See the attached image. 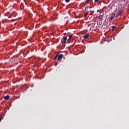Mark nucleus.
I'll list each match as a JSON object with an SVG mask.
<instances>
[{"mask_svg": "<svg viewBox=\"0 0 129 129\" xmlns=\"http://www.w3.org/2000/svg\"><path fill=\"white\" fill-rule=\"evenodd\" d=\"M88 27H90L91 28L90 30H93V29L95 28V21H91V23L90 24H89Z\"/></svg>", "mask_w": 129, "mask_h": 129, "instance_id": "obj_1", "label": "nucleus"}, {"mask_svg": "<svg viewBox=\"0 0 129 129\" xmlns=\"http://www.w3.org/2000/svg\"><path fill=\"white\" fill-rule=\"evenodd\" d=\"M122 15H123V11H122V10H120L117 15L116 18H118V17L122 16Z\"/></svg>", "mask_w": 129, "mask_h": 129, "instance_id": "obj_2", "label": "nucleus"}, {"mask_svg": "<svg viewBox=\"0 0 129 129\" xmlns=\"http://www.w3.org/2000/svg\"><path fill=\"white\" fill-rule=\"evenodd\" d=\"M67 41V37H63V38L61 39V42L65 43H66Z\"/></svg>", "mask_w": 129, "mask_h": 129, "instance_id": "obj_3", "label": "nucleus"}, {"mask_svg": "<svg viewBox=\"0 0 129 129\" xmlns=\"http://www.w3.org/2000/svg\"><path fill=\"white\" fill-rule=\"evenodd\" d=\"M63 54H60L59 55H58V57H57V61H59V60H60V59H62V58H63Z\"/></svg>", "mask_w": 129, "mask_h": 129, "instance_id": "obj_4", "label": "nucleus"}, {"mask_svg": "<svg viewBox=\"0 0 129 129\" xmlns=\"http://www.w3.org/2000/svg\"><path fill=\"white\" fill-rule=\"evenodd\" d=\"M114 17H115V14L113 13L112 14V16L111 17V18L109 20H110L111 21H112V20H113V19H114Z\"/></svg>", "mask_w": 129, "mask_h": 129, "instance_id": "obj_5", "label": "nucleus"}, {"mask_svg": "<svg viewBox=\"0 0 129 129\" xmlns=\"http://www.w3.org/2000/svg\"><path fill=\"white\" fill-rule=\"evenodd\" d=\"M89 37V33L86 34L84 36V39H88V37Z\"/></svg>", "mask_w": 129, "mask_h": 129, "instance_id": "obj_6", "label": "nucleus"}, {"mask_svg": "<svg viewBox=\"0 0 129 129\" xmlns=\"http://www.w3.org/2000/svg\"><path fill=\"white\" fill-rule=\"evenodd\" d=\"M5 100H9L10 99V96L8 95L4 97Z\"/></svg>", "mask_w": 129, "mask_h": 129, "instance_id": "obj_7", "label": "nucleus"}, {"mask_svg": "<svg viewBox=\"0 0 129 129\" xmlns=\"http://www.w3.org/2000/svg\"><path fill=\"white\" fill-rule=\"evenodd\" d=\"M102 18H103V15H99L98 16L99 20H101L102 19Z\"/></svg>", "mask_w": 129, "mask_h": 129, "instance_id": "obj_8", "label": "nucleus"}, {"mask_svg": "<svg viewBox=\"0 0 129 129\" xmlns=\"http://www.w3.org/2000/svg\"><path fill=\"white\" fill-rule=\"evenodd\" d=\"M72 37H73V35L71 34V35L69 36V39H72Z\"/></svg>", "mask_w": 129, "mask_h": 129, "instance_id": "obj_9", "label": "nucleus"}, {"mask_svg": "<svg viewBox=\"0 0 129 129\" xmlns=\"http://www.w3.org/2000/svg\"><path fill=\"white\" fill-rule=\"evenodd\" d=\"M57 58H58V54H57L54 58V60H56V59H57Z\"/></svg>", "mask_w": 129, "mask_h": 129, "instance_id": "obj_10", "label": "nucleus"}, {"mask_svg": "<svg viewBox=\"0 0 129 129\" xmlns=\"http://www.w3.org/2000/svg\"><path fill=\"white\" fill-rule=\"evenodd\" d=\"M95 3V4H97V3H98V2H99V0H94Z\"/></svg>", "mask_w": 129, "mask_h": 129, "instance_id": "obj_11", "label": "nucleus"}, {"mask_svg": "<svg viewBox=\"0 0 129 129\" xmlns=\"http://www.w3.org/2000/svg\"><path fill=\"white\" fill-rule=\"evenodd\" d=\"M89 8V6H87L85 8V10H88Z\"/></svg>", "mask_w": 129, "mask_h": 129, "instance_id": "obj_12", "label": "nucleus"}, {"mask_svg": "<svg viewBox=\"0 0 129 129\" xmlns=\"http://www.w3.org/2000/svg\"><path fill=\"white\" fill-rule=\"evenodd\" d=\"M88 15V13H86L84 14L85 17H87V15Z\"/></svg>", "mask_w": 129, "mask_h": 129, "instance_id": "obj_13", "label": "nucleus"}, {"mask_svg": "<svg viewBox=\"0 0 129 129\" xmlns=\"http://www.w3.org/2000/svg\"><path fill=\"white\" fill-rule=\"evenodd\" d=\"M115 29V26H112V30H114Z\"/></svg>", "mask_w": 129, "mask_h": 129, "instance_id": "obj_14", "label": "nucleus"}, {"mask_svg": "<svg viewBox=\"0 0 129 129\" xmlns=\"http://www.w3.org/2000/svg\"><path fill=\"white\" fill-rule=\"evenodd\" d=\"M70 2V0H66V3H69Z\"/></svg>", "mask_w": 129, "mask_h": 129, "instance_id": "obj_15", "label": "nucleus"}, {"mask_svg": "<svg viewBox=\"0 0 129 129\" xmlns=\"http://www.w3.org/2000/svg\"><path fill=\"white\" fill-rule=\"evenodd\" d=\"M0 121H2V115H0Z\"/></svg>", "mask_w": 129, "mask_h": 129, "instance_id": "obj_16", "label": "nucleus"}, {"mask_svg": "<svg viewBox=\"0 0 129 129\" xmlns=\"http://www.w3.org/2000/svg\"><path fill=\"white\" fill-rule=\"evenodd\" d=\"M90 13H93V11H92V10H90Z\"/></svg>", "mask_w": 129, "mask_h": 129, "instance_id": "obj_17", "label": "nucleus"}, {"mask_svg": "<svg viewBox=\"0 0 129 129\" xmlns=\"http://www.w3.org/2000/svg\"><path fill=\"white\" fill-rule=\"evenodd\" d=\"M88 2H90V0H87V1H86V3H88Z\"/></svg>", "mask_w": 129, "mask_h": 129, "instance_id": "obj_18", "label": "nucleus"}, {"mask_svg": "<svg viewBox=\"0 0 129 129\" xmlns=\"http://www.w3.org/2000/svg\"><path fill=\"white\" fill-rule=\"evenodd\" d=\"M12 17V15H10L9 18H11Z\"/></svg>", "mask_w": 129, "mask_h": 129, "instance_id": "obj_19", "label": "nucleus"}, {"mask_svg": "<svg viewBox=\"0 0 129 129\" xmlns=\"http://www.w3.org/2000/svg\"><path fill=\"white\" fill-rule=\"evenodd\" d=\"M90 2H93V0H90Z\"/></svg>", "mask_w": 129, "mask_h": 129, "instance_id": "obj_20", "label": "nucleus"}, {"mask_svg": "<svg viewBox=\"0 0 129 129\" xmlns=\"http://www.w3.org/2000/svg\"><path fill=\"white\" fill-rule=\"evenodd\" d=\"M108 43H109V40L108 41Z\"/></svg>", "mask_w": 129, "mask_h": 129, "instance_id": "obj_21", "label": "nucleus"}]
</instances>
